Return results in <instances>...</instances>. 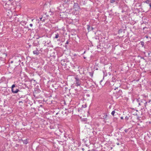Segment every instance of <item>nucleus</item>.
<instances>
[{
	"label": "nucleus",
	"instance_id": "1",
	"mask_svg": "<svg viewBox=\"0 0 151 151\" xmlns=\"http://www.w3.org/2000/svg\"><path fill=\"white\" fill-rule=\"evenodd\" d=\"M74 78L75 79L74 83L75 86L77 87L80 86L81 83V80L79 79L77 76L75 77Z\"/></svg>",
	"mask_w": 151,
	"mask_h": 151
},
{
	"label": "nucleus",
	"instance_id": "2",
	"mask_svg": "<svg viewBox=\"0 0 151 151\" xmlns=\"http://www.w3.org/2000/svg\"><path fill=\"white\" fill-rule=\"evenodd\" d=\"M122 93V92L121 90H119L117 92H116L115 95V96L117 98H119L120 96H121Z\"/></svg>",
	"mask_w": 151,
	"mask_h": 151
},
{
	"label": "nucleus",
	"instance_id": "3",
	"mask_svg": "<svg viewBox=\"0 0 151 151\" xmlns=\"http://www.w3.org/2000/svg\"><path fill=\"white\" fill-rule=\"evenodd\" d=\"M15 86V84H13L12 86V91L13 93H17L19 91V90L17 88L16 89V91H14V88Z\"/></svg>",
	"mask_w": 151,
	"mask_h": 151
},
{
	"label": "nucleus",
	"instance_id": "4",
	"mask_svg": "<svg viewBox=\"0 0 151 151\" xmlns=\"http://www.w3.org/2000/svg\"><path fill=\"white\" fill-rule=\"evenodd\" d=\"M139 99H137V102L138 103V104L139 106H142L143 105L144 103L145 102V100L144 99H142L140 101Z\"/></svg>",
	"mask_w": 151,
	"mask_h": 151
},
{
	"label": "nucleus",
	"instance_id": "5",
	"mask_svg": "<svg viewBox=\"0 0 151 151\" xmlns=\"http://www.w3.org/2000/svg\"><path fill=\"white\" fill-rule=\"evenodd\" d=\"M7 56V55L4 53H1L0 52V59L1 60L4 59Z\"/></svg>",
	"mask_w": 151,
	"mask_h": 151
},
{
	"label": "nucleus",
	"instance_id": "6",
	"mask_svg": "<svg viewBox=\"0 0 151 151\" xmlns=\"http://www.w3.org/2000/svg\"><path fill=\"white\" fill-rule=\"evenodd\" d=\"M33 53L34 54L38 55L39 54V50L37 49L35 50H34L33 51Z\"/></svg>",
	"mask_w": 151,
	"mask_h": 151
},
{
	"label": "nucleus",
	"instance_id": "7",
	"mask_svg": "<svg viewBox=\"0 0 151 151\" xmlns=\"http://www.w3.org/2000/svg\"><path fill=\"white\" fill-rule=\"evenodd\" d=\"M45 44H46L45 45H48L50 46L51 45V41L50 40L47 41L45 42Z\"/></svg>",
	"mask_w": 151,
	"mask_h": 151
},
{
	"label": "nucleus",
	"instance_id": "8",
	"mask_svg": "<svg viewBox=\"0 0 151 151\" xmlns=\"http://www.w3.org/2000/svg\"><path fill=\"white\" fill-rule=\"evenodd\" d=\"M59 37V34H58V33L55 34V36L53 37V38L54 39H57Z\"/></svg>",
	"mask_w": 151,
	"mask_h": 151
},
{
	"label": "nucleus",
	"instance_id": "9",
	"mask_svg": "<svg viewBox=\"0 0 151 151\" xmlns=\"http://www.w3.org/2000/svg\"><path fill=\"white\" fill-rule=\"evenodd\" d=\"M22 141H23V143L24 144H27L28 143L27 139H26L24 140H22Z\"/></svg>",
	"mask_w": 151,
	"mask_h": 151
},
{
	"label": "nucleus",
	"instance_id": "10",
	"mask_svg": "<svg viewBox=\"0 0 151 151\" xmlns=\"http://www.w3.org/2000/svg\"><path fill=\"white\" fill-rule=\"evenodd\" d=\"M145 2L148 4H151V0H146Z\"/></svg>",
	"mask_w": 151,
	"mask_h": 151
},
{
	"label": "nucleus",
	"instance_id": "11",
	"mask_svg": "<svg viewBox=\"0 0 151 151\" xmlns=\"http://www.w3.org/2000/svg\"><path fill=\"white\" fill-rule=\"evenodd\" d=\"M87 28L88 31H90L91 30L90 29V27L89 25H87Z\"/></svg>",
	"mask_w": 151,
	"mask_h": 151
},
{
	"label": "nucleus",
	"instance_id": "12",
	"mask_svg": "<svg viewBox=\"0 0 151 151\" xmlns=\"http://www.w3.org/2000/svg\"><path fill=\"white\" fill-rule=\"evenodd\" d=\"M140 44L142 45V47L144 46V42L143 41H141L140 42Z\"/></svg>",
	"mask_w": 151,
	"mask_h": 151
},
{
	"label": "nucleus",
	"instance_id": "13",
	"mask_svg": "<svg viewBox=\"0 0 151 151\" xmlns=\"http://www.w3.org/2000/svg\"><path fill=\"white\" fill-rule=\"evenodd\" d=\"M115 113V111H112V112H111V115L113 116H114V113Z\"/></svg>",
	"mask_w": 151,
	"mask_h": 151
},
{
	"label": "nucleus",
	"instance_id": "14",
	"mask_svg": "<svg viewBox=\"0 0 151 151\" xmlns=\"http://www.w3.org/2000/svg\"><path fill=\"white\" fill-rule=\"evenodd\" d=\"M147 101H146L145 100V102H144V104H143V105L145 106H146V105L147 104Z\"/></svg>",
	"mask_w": 151,
	"mask_h": 151
},
{
	"label": "nucleus",
	"instance_id": "15",
	"mask_svg": "<svg viewBox=\"0 0 151 151\" xmlns=\"http://www.w3.org/2000/svg\"><path fill=\"white\" fill-rule=\"evenodd\" d=\"M116 1L115 0H110V3H113L115 2Z\"/></svg>",
	"mask_w": 151,
	"mask_h": 151
},
{
	"label": "nucleus",
	"instance_id": "16",
	"mask_svg": "<svg viewBox=\"0 0 151 151\" xmlns=\"http://www.w3.org/2000/svg\"><path fill=\"white\" fill-rule=\"evenodd\" d=\"M125 119L126 120H128V119H129V117L128 116H126L125 117Z\"/></svg>",
	"mask_w": 151,
	"mask_h": 151
},
{
	"label": "nucleus",
	"instance_id": "17",
	"mask_svg": "<svg viewBox=\"0 0 151 151\" xmlns=\"http://www.w3.org/2000/svg\"><path fill=\"white\" fill-rule=\"evenodd\" d=\"M40 20L41 21H44V20H45L44 19H43V20H42V17L40 18Z\"/></svg>",
	"mask_w": 151,
	"mask_h": 151
},
{
	"label": "nucleus",
	"instance_id": "18",
	"mask_svg": "<svg viewBox=\"0 0 151 151\" xmlns=\"http://www.w3.org/2000/svg\"><path fill=\"white\" fill-rule=\"evenodd\" d=\"M124 131H125L126 132H127L128 131V129H125V130H124Z\"/></svg>",
	"mask_w": 151,
	"mask_h": 151
},
{
	"label": "nucleus",
	"instance_id": "19",
	"mask_svg": "<svg viewBox=\"0 0 151 151\" xmlns=\"http://www.w3.org/2000/svg\"><path fill=\"white\" fill-rule=\"evenodd\" d=\"M69 42H68V41H67L66 42V43H65V44H69Z\"/></svg>",
	"mask_w": 151,
	"mask_h": 151
},
{
	"label": "nucleus",
	"instance_id": "20",
	"mask_svg": "<svg viewBox=\"0 0 151 151\" xmlns=\"http://www.w3.org/2000/svg\"><path fill=\"white\" fill-rule=\"evenodd\" d=\"M29 25L30 27H32V26L33 25H32V24H29Z\"/></svg>",
	"mask_w": 151,
	"mask_h": 151
},
{
	"label": "nucleus",
	"instance_id": "21",
	"mask_svg": "<svg viewBox=\"0 0 151 151\" xmlns=\"http://www.w3.org/2000/svg\"><path fill=\"white\" fill-rule=\"evenodd\" d=\"M9 1L12 2V1L14 0H8Z\"/></svg>",
	"mask_w": 151,
	"mask_h": 151
},
{
	"label": "nucleus",
	"instance_id": "22",
	"mask_svg": "<svg viewBox=\"0 0 151 151\" xmlns=\"http://www.w3.org/2000/svg\"><path fill=\"white\" fill-rule=\"evenodd\" d=\"M121 119H123V117L122 116V117H121Z\"/></svg>",
	"mask_w": 151,
	"mask_h": 151
},
{
	"label": "nucleus",
	"instance_id": "23",
	"mask_svg": "<svg viewBox=\"0 0 151 151\" xmlns=\"http://www.w3.org/2000/svg\"><path fill=\"white\" fill-rule=\"evenodd\" d=\"M57 41H60V39H58L57 40Z\"/></svg>",
	"mask_w": 151,
	"mask_h": 151
},
{
	"label": "nucleus",
	"instance_id": "24",
	"mask_svg": "<svg viewBox=\"0 0 151 151\" xmlns=\"http://www.w3.org/2000/svg\"><path fill=\"white\" fill-rule=\"evenodd\" d=\"M149 5L151 7V4H149Z\"/></svg>",
	"mask_w": 151,
	"mask_h": 151
},
{
	"label": "nucleus",
	"instance_id": "25",
	"mask_svg": "<svg viewBox=\"0 0 151 151\" xmlns=\"http://www.w3.org/2000/svg\"><path fill=\"white\" fill-rule=\"evenodd\" d=\"M77 55L76 54H75L74 55V56H76Z\"/></svg>",
	"mask_w": 151,
	"mask_h": 151
},
{
	"label": "nucleus",
	"instance_id": "26",
	"mask_svg": "<svg viewBox=\"0 0 151 151\" xmlns=\"http://www.w3.org/2000/svg\"><path fill=\"white\" fill-rule=\"evenodd\" d=\"M118 88V87H117V88H115L114 89L115 90H116V89H117Z\"/></svg>",
	"mask_w": 151,
	"mask_h": 151
},
{
	"label": "nucleus",
	"instance_id": "27",
	"mask_svg": "<svg viewBox=\"0 0 151 151\" xmlns=\"http://www.w3.org/2000/svg\"><path fill=\"white\" fill-rule=\"evenodd\" d=\"M82 150L83 151H84V149L83 148H82Z\"/></svg>",
	"mask_w": 151,
	"mask_h": 151
},
{
	"label": "nucleus",
	"instance_id": "28",
	"mask_svg": "<svg viewBox=\"0 0 151 151\" xmlns=\"http://www.w3.org/2000/svg\"><path fill=\"white\" fill-rule=\"evenodd\" d=\"M116 144L117 145H119V143H116Z\"/></svg>",
	"mask_w": 151,
	"mask_h": 151
},
{
	"label": "nucleus",
	"instance_id": "29",
	"mask_svg": "<svg viewBox=\"0 0 151 151\" xmlns=\"http://www.w3.org/2000/svg\"><path fill=\"white\" fill-rule=\"evenodd\" d=\"M76 5H78V4H77V3H74V5H76Z\"/></svg>",
	"mask_w": 151,
	"mask_h": 151
},
{
	"label": "nucleus",
	"instance_id": "30",
	"mask_svg": "<svg viewBox=\"0 0 151 151\" xmlns=\"http://www.w3.org/2000/svg\"><path fill=\"white\" fill-rule=\"evenodd\" d=\"M93 27H91V30H93Z\"/></svg>",
	"mask_w": 151,
	"mask_h": 151
},
{
	"label": "nucleus",
	"instance_id": "31",
	"mask_svg": "<svg viewBox=\"0 0 151 151\" xmlns=\"http://www.w3.org/2000/svg\"><path fill=\"white\" fill-rule=\"evenodd\" d=\"M85 53H86V51H85L83 53V54H85Z\"/></svg>",
	"mask_w": 151,
	"mask_h": 151
},
{
	"label": "nucleus",
	"instance_id": "32",
	"mask_svg": "<svg viewBox=\"0 0 151 151\" xmlns=\"http://www.w3.org/2000/svg\"><path fill=\"white\" fill-rule=\"evenodd\" d=\"M107 115H106L105 117V118H106L107 117Z\"/></svg>",
	"mask_w": 151,
	"mask_h": 151
},
{
	"label": "nucleus",
	"instance_id": "33",
	"mask_svg": "<svg viewBox=\"0 0 151 151\" xmlns=\"http://www.w3.org/2000/svg\"><path fill=\"white\" fill-rule=\"evenodd\" d=\"M67 46L68 45H66V44H65V47H67Z\"/></svg>",
	"mask_w": 151,
	"mask_h": 151
},
{
	"label": "nucleus",
	"instance_id": "34",
	"mask_svg": "<svg viewBox=\"0 0 151 151\" xmlns=\"http://www.w3.org/2000/svg\"><path fill=\"white\" fill-rule=\"evenodd\" d=\"M83 58H84V59H85V58H86V57H83Z\"/></svg>",
	"mask_w": 151,
	"mask_h": 151
},
{
	"label": "nucleus",
	"instance_id": "35",
	"mask_svg": "<svg viewBox=\"0 0 151 151\" xmlns=\"http://www.w3.org/2000/svg\"><path fill=\"white\" fill-rule=\"evenodd\" d=\"M13 62L12 61L11 62V63H12Z\"/></svg>",
	"mask_w": 151,
	"mask_h": 151
},
{
	"label": "nucleus",
	"instance_id": "36",
	"mask_svg": "<svg viewBox=\"0 0 151 151\" xmlns=\"http://www.w3.org/2000/svg\"><path fill=\"white\" fill-rule=\"evenodd\" d=\"M62 64V65H64V64Z\"/></svg>",
	"mask_w": 151,
	"mask_h": 151
},
{
	"label": "nucleus",
	"instance_id": "37",
	"mask_svg": "<svg viewBox=\"0 0 151 151\" xmlns=\"http://www.w3.org/2000/svg\"><path fill=\"white\" fill-rule=\"evenodd\" d=\"M102 81V80H101V81H100V82H101Z\"/></svg>",
	"mask_w": 151,
	"mask_h": 151
}]
</instances>
